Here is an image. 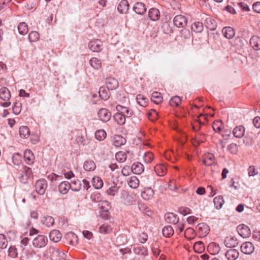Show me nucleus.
I'll return each instance as SVG.
<instances>
[{"instance_id": "nucleus-1", "label": "nucleus", "mask_w": 260, "mask_h": 260, "mask_svg": "<svg viewBox=\"0 0 260 260\" xmlns=\"http://www.w3.org/2000/svg\"><path fill=\"white\" fill-rule=\"evenodd\" d=\"M11 98L10 90L6 87H3L0 89V98L5 101L1 103V105L4 107H8L11 105V102L9 100Z\"/></svg>"}, {"instance_id": "nucleus-2", "label": "nucleus", "mask_w": 260, "mask_h": 260, "mask_svg": "<svg viewBox=\"0 0 260 260\" xmlns=\"http://www.w3.org/2000/svg\"><path fill=\"white\" fill-rule=\"evenodd\" d=\"M47 243L48 238L46 236L39 235L33 239L32 245L35 248H42L44 247Z\"/></svg>"}, {"instance_id": "nucleus-3", "label": "nucleus", "mask_w": 260, "mask_h": 260, "mask_svg": "<svg viewBox=\"0 0 260 260\" xmlns=\"http://www.w3.org/2000/svg\"><path fill=\"white\" fill-rule=\"evenodd\" d=\"M47 186V182L45 179H39L35 184L36 191L39 194L43 195L45 193Z\"/></svg>"}, {"instance_id": "nucleus-4", "label": "nucleus", "mask_w": 260, "mask_h": 260, "mask_svg": "<svg viewBox=\"0 0 260 260\" xmlns=\"http://www.w3.org/2000/svg\"><path fill=\"white\" fill-rule=\"evenodd\" d=\"M47 254H50L51 258L57 256H62L65 255L64 253L60 249L55 247H50L47 250Z\"/></svg>"}, {"instance_id": "nucleus-5", "label": "nucleus", "mask_w": 260, "mask_h": 260, "mask_svg": "<svg viewBox=\"0 0 260 260\" xmlns=\"http://www.w3.org/2000/svg\"><path fill=\"white\" fill-rule=\"evenodd\" d=\"M173 22L177 27H183L187 24V20L184 16L179 15L174 17Z\"/></svg>"}, {"instance_id": "nucleus-6", "label": "nucleus", "mask_w": 260, "mask_h": 260, "mask_svg": "<svg viewBox=\"0 0 260 260\" xmlns=\"http://www.w3.org/2000/svg\"><path fill=\"white\" fill-rule=\"evenodd\" d=\"M241 250L245 254H251L254 250V247L251 242H246L241 245Z\"/></svg>"}, {"instance_id": "nucleus-7", "label": "nucleus", "mask_w": 260, "mask_h": 260, "mask_svg": "<svg viewBox=\"0 0 260 260\" xmlns=\"http://www.w3.org/2000/svg\"><path fill=\"white\" fill-rule=\"evenodd\" d=\"M237 231L239 234L243 238L249 237L251 235L250 230L249 227L243 224L238 226Z\"/></svg>"}, {"instance_id": "nucleus-8", "label": "nucleus", "mask_w": 260, "mask_h": 260, "mask_svg": "<svg viewBox=\"0 0 260 260\" xmlns=\"http://www.w3.org/2000/svg\"><path fill=\"white\" fill-rule=\"evenodd\" d=\"M98 114L100 120L103 122L108 121L111 117V113L105 108L100 109Z\"/></svg>"}, {"instance_id": "nucleus-9", "label": "nucleus", "mask_w": 260, "mask_h": 260, "mask_svg": "<svg viewBox=\"0 0 260 260\" xmlns=\"http://www.w3.org/2000/svg\"><path fill=\"white\" fill-rule=\"evenodd\" d=\"M102 42L99 40L90 41L88 43V47L92 52H100L102 49Z\"/></svg>"}, {"instance_id": "nucleus-10", "label": "nucleus", "mask_w": 260, "mask_h": 260, "mask_svg": "<svg viewBox=\"0 0 260 260\" xmlns=\"http://www.w3.org/2000/svg\"><path fill=\"white\" fill-rule=\"evenodd\" d=\"M224 243L227 247H235L238 244V241L236 237L229 236L225 237L224 240Z\"/></svg>"}, {"instance_id": "nucleus-11", "label": "nucleus", "mask_w": 260, "mask_h": 260, "mask_svg": "<svg viewBox=\"0 0 260 260\" xmlns=\"http://www.w3.org/2000/svg\"><path fill=\"white\" fill-rule=\"evenodd\" d=\"M107 88L109 90H114L116 89L119 85L117 80L113 77L107 78L106 80Z\"/></svg>"}, {"instance_id": "nucleus-12", "label": "nucleus", "mask_w": 260, "mask_h": 260, "mask_svg": "<svg viewBox=\"0 0 260 260\" xmlns=\"http://www.w3.org/2000/svg\"><path fill=\"white\" fill-rule=\"evenodd\" d=\"M117 111L122 114L125 118H130L133 114V112L127 108L118 105L116 107Z\"/></svg>"}, {"instance_id": "nucleus-13", "label": "nucleus", "mask_w": 260, "mask_h": 260, "mask_svg": "<svg viewBox=\"0 0 260 260\" xmlns=\"http://www.w3.org/2000/svg\"><path fill=\"white\" fill-rule=\"evenodd\" d=\"M133 10L138 14L143 15L146 12L147 8L143 3L137 2L134 5Z\"/></svg>"}, {"instance_id": "nucleus-14", "label": "nucleus", "mask_w": 260, "mask_h": 260, "mask_svg": "<svg viewBox=\"0 0 260 260\" xmlns=\"http://www.w3.org/2000/svg\"><path fill=\"white\" fill-rule=\"evenodd\" d=\"M239 255V251L235 249L231 248L225 253V256L228 260H236Z\"/></svg>"}, {"instance_id": "nucleus-15", "label": "nucleus", "mask_w": 260, "mask_h": 260, "mask_svg": "<svg viewBox=\"0 0 260 260\" xmlns=\"http://www.w3.org/2000/svg\"><path fill=\"white\" fill-rule=\"evenodd\" d=\"M165 219L167 222L173 224H176L179 221L177 215L171 212L166 213L165 215Z\"/></svg>"}, {"instance_id": "nucleus-16", "label": "nucleus", "mask_w": 260, "mask_h": 260, "mask_svg": "<svg viewBox=\"0 0 260 260\" xmlns=\"http://www.w3.org/2000/svg\"><path fill=\"white\" fill-rule=\"evenodd\" d=\"M215 157L212 153H208L205 154L203 157V163L206 166H210L214 164Z\"/></svg>"}, {"instance_id": "nucleus-17", "label": "nucleus", "mask_w": 260, "mask_h": 260, "mask_svg": "<svg viewBox=\"0 0 260 260\" xmlns=\"http://www.w3.org/2000/svg\"><path fill=\"white\" fill-rule=\"evenodd\" d=\"M117 9L121 14H125L129 9V4L127 0H122L119 4Z\"/></svg>"}, {"instance_id": "nucleus-18", "label": "nucleus", "mask_w": 260, "mask_h": 260, "mask_svg": "<svg viewBox=\"0 0 260 260\" xmlns=\"http://www.w3.org/2000/svg\"><path fill=\"white\" fill-rule=\"evenodd\" d=\"M49 236L51 241L56 243L60 240L62 235L59 231L54 230L50 232Z\"/></svg>"}, {"instance_id": "nucleus-19", "label": "nucleus", "mask_w": 260, "mask_h": 260, "mask_svg": "<svg viewBox=\"0 0 260 260\" xmlns=\"http://www.w3.org/2000/svg\"><path fill=\"white\" fill-rule=\"evenodd\" d=\"M154 191L150 187H146L142 192L141 196L143 199L149 200L151 199L154 195Z\"/></svg>"}, {"instance_id": "nucleus-20", "label": "nucleus", "mask_w": 260, "mask_h": 260, "mask_svg": "<svg viewBox=\"0 0 260 260\" xmlns=\"http://www.w3.org/2000/svg\"><path fill=\"white\" fill-rule=\"evenodd\" d=\"M245 133V128L242 125L236 126L233 131V134L234 137L237 138H241L243 137Z\"/></svg>"}, {"instance_id": "nucleus-21", "label": "nucleus", "mask_w": 260, "mask_h": 260, "mask_svg": "<svg viewBox=\"0 0 260 260\" xmlns=\"http://www.w3.org/2000/svg\"><path fill=\"white\" fill-rule=\"evenodd\" d=\"M132 172L135 174H140L144 170L143 164L139 162H134L132 166Z\"/></svg>"}, {"instance_id": "nucleus-22", "label": "nucleus", "mask_w": 260, "mask_h": 260, "mask_svg": "<svg viewBox=\"0 0 260 260\" xmlns=\"http://www.w3.org/2000/svg\"><path fill=\"white\" fill-rule=\"evenodd\" d=\"M222 32L223 36L228 39L233 38L235 35V30L230 26L224 27L222 30Z\"/></svg>"}, {"instance_id": "nucleus-23", "label": "nucleus", "mask_w": 260, "mask_h": 260, "mask_svg": "<svg viewBox=\"0 0 260 260\" xmlns=\"http://www.w3.org/2000/svg\"><path fill=\"white\" fill-rule=\"evenodd\" d=\"M70 183L68 181H62L58 185L59 192L62 194H66L71 188Z\"/></svg>"}, {"instance_id": "nucleus-24", "label": "nucleus", "mask_w": 260, "mask_h": 260, "mask_svg": "<svg viewBox=\"0 0 260 260\" xmlns=\"http://www.w3.org/2000/svg\"><path fill=\"white\" fill-rule=\"evenodd\" d=\"M126 140L121 136L115 135L112 139L113 144L116 147L121 146L125 143Z\"/></svg>"}, {"instance_id": "nucleus-25", "label": "nucleus", "mask_w": 260, "mask_h": 260, "mask_svg": "<svg viewBox=\"0 0 260 260\" xmlns=\"http://www.w3.org/2000/svg\"><path fill=\"white\" fill-rule=\"evenodd\" d=\"M148 15L151 20L156 21L158 20L160 17V13L157 9L151 8L148 12Z\"/></svg>"}, {"instance_id": "nucleus-26", "label": "nucleus", "mask_w": 260, "mask_h": 260, "mask_svg": "<svg viewBox=\"0 0 260 260\" xmlns=\"http://www.w3.org/2000/svg\"><path fill=\"white\" fill-rule=\"evenodd\" d=\"M250 44L255 50H260V38L253 36L250 40Z\"/></svg>"}, {"instance_id": "nucleus-27", "label": "nucleus", "mask_w": 260, "mask_h": 260, "mask_svg": "<svg viewBox=\"0 0 260 260\" xmlns=\"http://www.w3.org/2000/svg\"><path fill=\"white\" fill-rule=\"evenodd\" d=\"M109 89L105 87H101L99 90V96L104 100H107L110 98Z\"/></svg>"}, {"instance_id": "nucleus-28", "label": "nucleus", "mask_w": 260, "mask_h": 260, "mask_svg": "<svg viewBox=\"0 0 260 260\" xmlns=\"http://www.w3.org/2000/svg\"><path fill=\"white\" fill-rule=\"evenodd\" d=\"M113 118L115 121L119 125H123L125 123V117L118 111L114 114Z\"/></svg>"}, {"instance_id": "nucleus-29", "label": "nucleus", "mask_w": 260, "mask_h": 260, "mask_svg": "<svg viewBox=\"0 0 260 260\" xmlns=\"http://www.w3.org/2000/svg\"><path fill=\"white\" fill-rule=\"evenodd\" d=\"M24 157L25 159L26 163L30 165L33 163L34 156L32 152L29 150H26L24 152Z\"/></svg>"}, {"instance_id": "nucleus-30", "label": "nucleus", "mask_w": 260, "mask_h": 260, "mask_svg": "<svg viewBox=\"0 0 260 260\" xmlns=\"http://www.w3.org/2000/svg\"><path fill=\"white\" fill-rule=\"evenodd\" d=\"M224 201L223 197H222L221 196H218L217 197H216L213 199V203H214L215 207L217 209H220L222 207V206L224 204Z\"/></svg>"}, {"instance_id": "nucleus-31", "label": "nucleus", "mask_w": 260, "mask_h": 260, "mask_svg": "<svg viewBox=\"0 0 260 260\" xmlns=\"http://www.w3.org/2000/svg\"><path fill=\"white\" fill-rule=\"evenodd\" d=\"M151 100L156 104H159L162 101L161 93L158 92H153L151 95Z\"/></svg>"}, {"instance_id": "nucleus-32", "label": "nucleus", "mask_w": 260, "mask_h": 260, "mask_svg": "<svg viewBox=\"0 0 260 260\" xmlns=\"http://www.w3.org/2000/svg\"><path fill=\"white\" fill-rule=\"evenodd\" d=\"M154 171L157 175L162 176L166 174V168L162 165L158 164L155 166Z\"/></svg>"}, {"instance_id": "nucleus-33", "label": "nucleus", "mask_w": 260, "mask_h": 260, "mask_svg": "<svg viewBox=\"0 0 260 260\" xmlns=\"http://www.w3.org/2000/svg\"><path fill=\"white\" fill-rule=\"evenodd\" d=\"M83 167L86 171H92L95 170L96 166L93 161L87 160L84 162Z\"/></svg>"}, {"instance_id": "nucleus-34", "label": "nucleus", "mask_w": 260, "mask_h": 260, "mask_svg": "<svg viewBox=\"0 0 260 260\" xmlns=\"http://www.w3.org/2000/svg\"><path fill=\"white\" fill-rule=\"evenodd\" d=\"M206 26L207 28L211 30L215 29L217 25L215 20L210 17H208L206 19Z\"/></svg>"}, {"instance_id": "nucleus-35", "label": "nucleus", "mask_w": 260, "mask_h": 260, "mask_svg": "<svg viewBox=\"0 0 260 260\" xmlns=\"http://www.w3.org/2000/svg\"><path fill=\"white\" fill-rule=\"evenodd\" d=\"M162 233L165 237L169 238L174 234V230L171 225H167L162 229Z\"/></svg>"}, {"instance_id": "nucleus-36", "label": "nucleus", "mask_w": 260, "mask_h": 260, "mask_svg": "<svg viewBox=\"0 0 260 260\" xmlns=\"http://www.w3.org/2000/svg\"><path fill=\"white\" fill-rule=\"evenodd\" d=\"M93 186L95 189H100L103 185V182L102 179L99 177H94L92 179Z\"/></svg>"}, {"instance_id": "nucleus-37", "label": "nucleus", "mask_w": 260, "mask_h": 260, "mask_svg": "<svg viewBox=\"0 0 260 260\" xmlns=\"http://www.w3.org/2000/svg\"><path fill=\"white\" fill-rule=\"evenodd\" d=\"M139 179L135 176L131 177L128 182L129 187L134 189L137 188L139 186Z\"/></svg>"}, {"instance_id": "nucleus-38", "label": "nucleus", "mask_w": 260, "mask_h": 260, "mask_svg": "<svg viewBox=\"0 0 260 260\" xmlns=\"http://www.w3.org/2000/svg\"><path fill=\"white\" fill-rule=\"evenodd\" d=\"M191 28L192 31L199 33L203 31L204 27L202 23L196 22L192 24Z\"/></svg>"}, {"instance_id": "nucleus-39", "label": "nucleus", "mask_w": 260, "mask_h": 260, "mask_svg": "<svg viewBox=\"0 0 260 260\" xmlns=\"http://www.w3.org/2000/svg\"><path fill=\"white\" fill-rule=\"evenodd\" d=\"M42 223L48 227H50L54 224V219L50 216L44 217L42 220Z\"/></svg>"}, {"instance_id": "nucleus-40", "label": "nucleus", "mask_w": 260, "mask_h": 260, "mask_svg": "<svg viewBox=\"0 0 260 260\" xmlns=\"http://www.w3.org/2000/svg\"><path fill=\"white\" fill-rule=\"evenodd\" d=\"M99 231L102 234H107L112 231V228L108 224H103L100 227Z\"/></svg>"}, {"instance_id": "nucleus-41", "label": "nucleus", "mask_w": 260, "mask_h": 260, "mask_svg": "<svg viewBox=\"0 0 260 260\" xmlns=\"http://www.w3.org/2000/svg\"><path fill=\"white\" fill-rule=\"evenodd\" d=\"M19 135L21 137L27 138L29 136V130L26 126H22L19 128Z\"/></svg>"}, {"instance_id": "nucleus-42", "label": "nucleus", "mask_w": 260, "mask_h": 260, "mask_svg": "<svg viewBox=\"0 0 260 260\" xmlns=\"http://www.w3.org/2000/svg\"><path fill=\"white\" fill-rule=\"evenodd\" d=\"M18 29L20 35H24L28 32L27 25L25 22H21L18 25Z\"/></svg>"}, {"instance_id": "nucleus-43", "label": "nucleus", "mask_w": 260, "mask_h": 260, "mask_svg": "<svg viewBox=\"0 0 260 260\" xmlns=\"http://www.w3.org/2000/svg\"><path fill=\"white\" fill-rule=\"evenodd\" d=\"M106 133L103 129L97 130L95 133V137L99 141H102L106 137Z\"/></svg>"}, {"instance_id": "nucleus-44", "label": "nucleus", "mask_w": 260, "mask_h": 260, "mask_svg": "<svg viewBox=\"0 0 260 260\" xmlns=\"http://www.w3.org/2000/svg\"><path fill=\"white\" fill-rule=\"evenodd\" d=\"M137 101L138 104L142 107H146L147 105L148 99L142 94H138L137 96Z\"/></svg>"}, {"instance_id": "nucleus-45", "label": "nucleus", "mask_w": 260, "mask_h": 260, "mask_svg": "<svg viewBox=\"0 0 260 260\" xmlns=\"http://www.w3.org/2000/svg\"><path fill=\"white\" fill-rule=\"evenodd\" d=\"M134 251L136 254L145 256L148 254L147 249L143 246H138L134 248Z\"/></svg>"}, {"instance_id": "nucleus-46", "label": "nucleus", "mask_w": 260, "mask_h": 260, "mask_svg": "<svg viewBox=\"0 0 260 260\" xmlns=\"http://www.w3.org/2000/svg\"><path fill=\"white\" fill-rule=\"evenodd\" d=\"M71 189L75 191H78L81 188V183L78 180L72 181L70 183Z\"/></svg>"}, {"instance_id": "nucleus-47", "label": "nucleus", "mask_w": 260, "mask_h": 260, "mask_svg": "<svg viewBox=\"0 0 260 260\" xmlns=\"http://www.w3.org/2000/svg\"><path fill=\"white\" fill-rule=\"evenodd\" d=\"M89 63L90 66L95 69H99L101 66V61L95 57L91 58Z\"/></svg>"}, {"instance_id": "nucleus-48", "label": "nucleus", "mask_w": 260, "mask_h": 260, "mask_svg": "<svg viewBox=\"0 0 260 260\" xmlns=\"http://www.w3.org/2000/svg\"><path fill=\"white\" fill-rule=\"evenodd\" d=\"M100 205L101 211H109L111 207L110 203L106 200L101 201Z\"/></svg>"}, {"instance_id": "nucleus-49", "label": "nucleus", "mask_w": 260, "mask_h": 260, "mask_svg": "<svg viewBox=\"0 0 260 260\" xmlns=\"http://www.w3.org/2000/svg\"><path fill=\"white\" fill-rule=\"evenodd\" d=\"M208 249L209 251L212 250L213 252L215 254L219 252L220 247L218 244L212 242L210 243L208 246Z\"/></svg>"}, {"instance_id": "nucleus-50", "label": "nucleus", "mask_w": 260, "mask_h": 260, "mask_svg": "<svg viewBox=\"0 0 260 260\" xmlns=\"http://www.w3.org/2000/svg\"><path fill=\"white\" fill-rule=\"evenodd\" d=\"M181 99L178 96L172 97L169 101L170 105L172 107H177L181 103Z\"/></svg>"}, {"instance_id": "nucleus-51", "label": "nucleus", "mask_w": 260, "mask_h": 260, "mask_svg": "<svg viewBox=\"0 0 260 260\" xmlns=\"http://www.w3.org/2000/svg\"><path fill=\"white\" fill-rule=\"evenodd\" d=\"M222 122L221 120H217L213 122L212 128L213 130L219 133L222 129Z\"/></svg>"}, {"instance_id": "nucleus-52", "label": "nucleus", "mask_w": 260, "mask_h": 260, "mask_svg": "<svg viewBox=\"0 0 260 260\" xmlns=\"http://www.w3.org/2000/svg\"><path fill=\"white\" fill-rule=\"evenodd\" d=\"M119 187L117 185H114L110 187L106 191L108 195L114 196L118 192Z\"/></svg>"}, {"instance_id": "nucleus-53", "label": "nucleus", "mask_w": 260, "mask_h": 260, "mask_svg": "<svg viewBox=\"0 0 260 260\" xmlns=\"http://www.w3.org/2000/svg\"><path fill=\"white\" fill-rule=\"evenodd\" d=\"M39 34L37 31H31L28 35V39L30 42H34L37 41L39 38Z\"/></svg>"}, {"instance_id": "nucleus-54", "label": "nucleus", "mask_w": 260, "mask_h": 260, "mask_svg": "<svg viewBox=\"0 0 260 260\" xmlns=\"http://www.w3.org/2000/svg\"><path fill=\"white\" fill-rule=\"evenodd\" d=\"M126 157V154L123 152L120 151L116 154V159L120 162L125 161Z\"/></svg>"}, {"instance_id": "nucleus-55", "label": "nucleus", "mask_w": 260, "mask_h": 260, "mask_svg": "<svg viewBox=\"0 0 260 260\" xmlns=\"http://www.w3.org/2000/svg\"><path fill=\"white\" fill-rule=\"evenodd\" d=\"M193 248L196 251L201 252L204 249V243L201 241H199L194 243Z\"/></svg>"}, {"instance_id": "nucleus-56", "label": "nucleus", "mask_w": 260, "mask_h": 260, "mask_svg": "<svg viewBox=\"0 0 260 260\" xmlns=\"http://www.w3.org/2000/svg\"><path fill=\"white\" fill-rule=\"evenodd\" d=\"M12 159L13 164L18 166L21 163V155L18 153L14 154L12 157Z\"/></svg>"}, {"instance_id": "nucleus-57", "label": "nucleus", "mask_w": 260, "mask_h": 260, "mask_svg": "<svg viewBox=\"0 0 260 260\" xmlns=\"http://www.w3.org/2000/svg\"><path fill=\"white\" fill-rule=\"evenodd\" d=\"M143 159L145 162L149 163L153 159V155L151 152L145 153L143 155Z\"/></svg>"}, {"instance_id": "nucleus-58", "label": "nucleus", "mask_w": 260, "mask_h": 260, "mask_svg": "<svg viewBox=\"0 0 260 260\" xmlns=\"http://www.w3.org/2000/svg\"><path fill=\"white\" fill-rule=\"evenodd\" d=\"M8 245L7 240L4 234H0V248L4 249Z\"/></svg>"}, {"instance_id": "nucleus-59", "label": "nucleus", "mask_w": 260, "mask_h": 260, "mask_svg": "<svg viewBox=\"0 0 260 260\" xmlns=\"http://www.w3.org/2000/svg\"><path fill=\"white\" fill-rule=\"evenodd\" d=\"M148 118L151 121H154L156 120L158 118V113L154 110H152L147 114Z\"/></svg>"}, {"instance_id": "nucleus-60", "label": "nucleus", "mask_w": 260, "mask_h": 260, "mask_svg": "<svg viewBox=\"0 0 260 260\" xmlns=\"http://www.w3.org/2000/svg\"><path fill=\"white\" fill-rule=\"evenodd\" d=\"M178 212L183 216H185L190 214L191 213V210L187 207H181L178 209Z\"/></svg>"}, {"instance_id": "nucleus-61", "label": "nucleus", "mask_w": 260, "mask_h": 260, "mask_svg": "<svg viewBox=\"0 0 260 260\" xmlns=\"http://www.w3.org/2000/svg\"><path fill=\"white\" fill-rule=\"evenodd\" d=\"M21 103H18L17 102L14 103V105L12 108L13 112V113L16 114L18 115L19 114L20 112V107H21Z\"/></svg>"}, {"instance_id": "nucleus-62", "label": "nucleus", "mask_w": 260, "mask_h": 260, "mask_svg": "<svg viewBox=\"0 0 260 260\" xmlns=\"http://www.w3.org/2000/svg\"><path fill=\"white\" fill-rule=\"evenodd\" d=\"M8 252L9 255L12 257H15L17 255V249L14 246H10Z\"/></svg>"}, {"instance_id": "nucleus-63", "label": "nucleus", "mask_w": 260, "mask_h": 260, "mask_svg": "<svg viewBox=\"0 0 260 260\" xmlns=\"http://www.w3.org/2000/svg\"><path fill=\"white\" fill-rule=\"evenodd\" d=\"M153 178L149 176H143L141 177L142 181L146 185L150 184L152 181Z\"/></svg>"}, {"instance_id": "nucleus-64", "label": "nucleus", "mask_w": 260, "mask_h": 260, "mask_svg": "<svg viewBox=\"0 0 260 260\" xmlns=\"http://www.w3.org/2000/svg\"><path fill=\"white\" fill-rule=\"evenodd\" d=\"M132 172V167L130 168L129 166H125L123 167L121 170V173L123 176H128Z\"/></svg>"}]
</instances>
